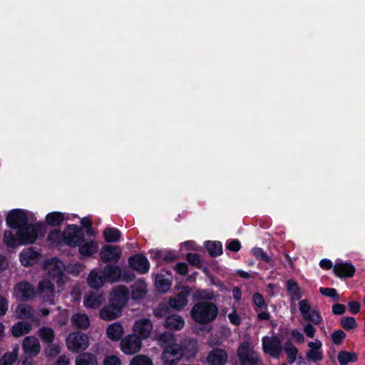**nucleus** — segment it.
Listing matches in <instances>:
<instances>
[{
	"label": "nucleus",
	"mask_w": 365,
	"mask_h": 365,
	"mask_svg": "<svg viewBox=\"0 0 365 365\" xmlns=\"http://www.w3.org/2000/svg\"><path fill=\"white\" fill-rule=\"evenodd\" d=\"M32 215V213L23 210H13L6 217V223L10 227L19 230L21 227L33 225V224H28Z\"/></svg>",
	"instance_id": "1a4fd4ad"
},
{
	"label": "nucleus",
	"mask_w": 365,
	"mask_h": 365,
	"mask_svg": "<svg viewBox=\"0 0 365 365\" xmlns=\"http://www.w3.org/2000/svg\"><path fill=\"white\" fill-rule=\"evenodd\" d=\"M190 293V290L188 287H182L181 292L178 295L170 298V307L176 310H180L184 308L187 304V297Z\"/></svg>",
	"instance_id": "aec40b11"
},
{
	"label": "nucleus",
	"mask_w": 365,
	"mask_h": 365,
	"mask_svg": "<svg viewBox=\"0 0 365 365\" xmlns=\"http://www.w3.org/2000/svg\"><path fill=\"white\" fill-rule=\"evenodd\" d=\"M22 348L25 354L24 359L29 361V359H32L40 353L41 347L37 338L29 336L24 339Z\"/></svg>",
	"instance_id": "dca6fc26"
},
{
	"label": "nucleus",
	"mask_w": 365,
	"mask_h": 365,
	"mask_svg": "<svg viewBox=\"0 0 365 365\" xmlns=\"http://www.w3.org/2000/svg\"><path fill=\"white\" fill-rule=\"evenodd\" d=\"M252 255L258 259L265 261L272 266H274L272 259L267 255L262 248L255 247L252 250Z\"/></svg>",
	"instance_id": "49530a36"
},
{
	"label": "nucleus",
	"mask_w": 365,
	"mask_h": 365,
	"mask_svg": "<svg viewBox=\"0 0 365 365\" xmlns=\"http://www.w3.org/2000/svg\"><path fill=\"white\" fill-rule=\"evenodd\" d=\"M39 253L32 247L24 250L19 255L21 264L24 267L36 264L39 259Z\"/></svg>",
	"instance_id": "b1692460"
},
{
	"label": "nucleus",
	"mask_w": 365,
	"mask_h": 365,
	"mask_svg": "<svg viewBox=\"0 0 365 365\" xmlns=\"http://www.w3.org/2000/svg\"><path fill=\"white\" fill-rule=\"evenodd\" d=\"M79 252L85 257L91 256L95 254L98 250V244L94 240H83V234L82 238L78 241V245Z\"/></svg>",
	"instance_id": "412c9836"
},
{
	"label": "nucleus",
	"mask_w": 365,
	"mask_h": 365,
	"mask_svg": "<svg viewBox=\"0 0 365 365\" xmlns=\"http://www.w3.org/2000/svg\"><path fill=\"white\" fill-rule=\"evenodd\" d=\"M158 344L163 347L161 359L164 365H175L184 356L182 346L176 344L174 335L165 333L158 339Z\"/></svg>",
	"instance_id": "20e7f679"
},
{
	"label": "nucleus",
	"mask_w": 365,
	"mask_h": 365,
	"mask_svg": "<svg viewBox=\"0 0 365 365\" xmlns=\"http://www.w3.org/2000/svg\"><path fill=\"white\" fill-rule=\"evenodd\" d=\"M37 294L44 302L53 304L54 287L47 279H43L39 282L36 292L33 286L27 282H21L14 287V297L19 301H28L34 298Z\"/></svg>",
	"instance_id": "f03ea898"
},
{
	"label": "nucleus",
	"mask_w": 365,
	"mask_h": 365,
	"mask_svg": "<svg viewBox=\"0 0 365 365\" xmlns=\"http://www.w3.org/2000/svg\"><path fill=\"white\" fill-rule=\"evenodd\" d=\"M341 325L346 330L354 329L356 327V322L352 317H342L340 321Z\"/></svg>",
	"instance_id": "de8ad7c7"
},
{
	"label": "nucleus",
	"mask_w": 365,
	"mask_h": 365,
	"mask_svg": "<svg viewBox=\"0 0 365 365\" xmlns=\"http://www.w3.org/2000/svg\"><path fill=\"white\" fill-rule=\"evenodd\" d=\"M287 290L292 300H299L302 297L301 289L293 279H289L287 282Z\"/></svg>",
	"instance_id": "72a5a7b5"
},
{
	"label": "nucleus",
	"mask_w": 365,
	"mask_h": 365,
	"mask_svg": "<svg viewBox=\"0 0 365 365\" xmlns=\"http://www.w3.org/2000/svg\"><path fill=\"white\" fill-rule=\"evenodd\" d=\"M46 354L48 357H53L58 355L61 352V347L58 344H50L46 349Z\"/></svg>",
	"instance_id": "8fccbe9b"
},
{
	"label": "nucleus",
	"mask_w": 365,
	"mask_h": 365,
	"mask_svg": "<svg viewBox=\"0 0 365 365\" xmlns=\"http://www.w3.org/2000/svg\"><path fill=\"white\" fill-rule=\"evenodd\" d=\"M337 358L341 365H347L349 362L355 361L357 359V356L354 352L340 351Z\"/></svg>",
	"instance_id": "37998d69"
},
{
	"label": "nucleus",
	"mask_w": 365,
	"mask_h": 365,
	"mask_svg": "<svg viewBox=\"0 0 365 365\" xmlns=\"http://www.w3.org/2000/svg\"><path fill=\"white\" fill-rule=\"evenodd\" d=\"M147 285L143 281L136 282L131 287V296L133 299H139L145 295Z\"/></svg>",
	"instance_id": "473e14b6"
},
{
	"label": "nucleus",
	"mask_w": 365,
	"mask_h": 365,
	"mask_svg": "<svg viewBox=\"0 0 365 365\" xmlns=\"http://www.w3.org/2000/svg\"><path fill=\"white\" fill-rule=\"evenodd\" d=\"M253 302L258 309H264L267 307L263 297L259 293L253 295Z\"/></svg>",
	"instance_id": "603ef678"
},
{
	"label": "nucleus",
	"mask_w": 365,
	"mask_h": 365,
	"mask_svg": "<svg viewBox=\"0 0 365 365\" xmlns=\"http://www.w3.org/2000/svg\"><path fill=\"white\" fill-rule=\"evenodd\" d=\"M153 330V324L148 317H138L135 319L132 325V333L143 340L149 339Z\"/></svg>",
	"instance_id": "9b49d317"
},
{
	"label": "nucleus",
	"mask_w": 365,
	"mask_h": 365,
	"mask_svg": "<svg viewBox=\"0 0 365 365\" xmlns=\"http://www.w3.org/2000/svg\"><path fill=\"white\" fill-rule=\"evenodd\" d=\"M123 253L122 248L116 245H105L100 251L101 260L104 262H117Z\"/></svg>",
	"instance_id": "f3484780"
},
{
	"label": "nucleus",
	"mask_w": 365,
	"mask_h": 365,
	"mask_svg": "<svg viewBox=\"0 0 365 365\" xmlns=\"http://www.w3.org/2000/svg\"><path fill=\"white\" fill-rule=\"evenodd\" d=\"M171 279L170 274L166 278L163 273L158 274L155 277V286L158 290L163 293L168 292L171 287Z\"/></svg>",
	"instance_id": "7c9ffc66"
},
{
	"label": "nucleus",
	"mask_w": 365,
	"mask_h": 365,
	"mask_svg": "<svg viewBox=\"0 0 365 365\" xmlns=\"http://www.w3.org/2000/svg\"><path fill=\"white\" fill-rule=\"evenodd\" d=\"M123 270L118 266L108 264L103 269H92L87 278L90 287L98 289L107 282L115 283L123 280Z\"/></svg>",
	"instance_id": "7ed1b4c3"
},
{
	"label": "nucleus",
	"mask_w": 365,
	"mask_h": 365,
	"mask_svg": "<svg viewBox=\"0 0 365 365\" xmlns=\"http://www.w3.org/2000/svg\"><path fill=\"white\" fill-rule=\"evenodd\" d=\"M130 292L127 287L118 285L114 287L108 295V302L118 306L122 310L129 300Z\"/></svg>",
	"instance_id": "4468645a"
},
{
	"label": "nucleus",
	"mask_w": 365,
	"mask_h": 365,
	"mask_svg": "<svg viewBox=\"0 0 365 365\" xmlns=\"http://www.w3.org/2000/svg\"><path fill=\"white\" fill-rule=\"evenodd\" d=\"M83 269V266L80 263L69 264L66 267V271L68 273L77 275Z\"/></svg>",
	"instance_id": "3c124183"
},
{
	"label": "nucleus",
	"mask_w": 365,
	"mask_h": 365,
	"mask_svg": "<svg viewBox=\"0 0 365 365\" xmlns=\"http://www.w3.org/2000/svg\"><path fill=\"white\" fill-rule=\"evenodd\" d=\"M82 238L81 229L74 225H68L63 232L53 230L48 234V240L53 246L67 245L71 247H76L78 241Z\"/></svg>",
	"instance_id": "39448f33"
},
{
	"label": "nucleus",
	"mask_w": 365,
	"mask_h": 365,
	"mask_svg": "<svg viewBox=\"0 0 365 365\" xmlns=\"http://www.w3.org/2000/svg\"><path fill=\"white\" fill-rule=\"evenodd\" d=\"M128 262L133 269L141 274L148 272L150 268V264L148 259L140 255H136L130 257Z\"/></svg>",
	"instance_id": "4be33fe9"
},
{
	"label": "nucleus",
	"mask_w": 365,
	"mask_h": 365,
	"mask_svg": "<svg viewBox=\"0 0 365 365\" xmlns=\"http://www.w3.org/2000/svg\"><path fill=\"white\" fill-rule=\"evenodd\" d=\"M9 267V262L7 259L4 257L0 255V272L6 269Z\"/></svg>",
	"instance_id": "774afa93"
},
{
	"label": "nucleus",
	"mask_w": 365,
	"mask_h": 365,
	"mask_svg": "<svg viewBox=\"0 0 365 365\" xmlns=\"http://www.w3.org/2000/svg\"><path fill=\"white\" fill-rule=\"evenodd\" d=\"M334 274L340 278L351 277L355 273L354 266L349 262H337L333 268Z\"/></svg>",
	"instance_id": "393cba45"
},
{
	"label": "nucleus",
	"mask_w": 365,
	"mask_h": 365,
	"mask_svg": "<svg viewBox=\"0 0 365 365\" xmlns=\"http://www.w3.org/2000/svg\"><path fill=\"white\" fill-rule=\"evenodd\" d=\"M103 365H122V363L118 356L110 354L106 356Z\"/></svg>",
	"instance_id": "09e8293b"
},
{
	"label": "nucleus",
	"mask_w": 365,
	"mask_h": 365,
	"mask_svg": "<svg viewBox=\"0 0 365 365\" xmlns=\"http://www.w3.org/2000/svg\"><path fill=\"white\" fill-rule=\"evenodd\" d=\"M319 292L321 294H322L324 296L332 297V298L336 297V300H339V297L337 296V292L335 289L321 287L319 289Z\"/></svg>",
	"instance_id": "5fc2aeb1"
},
{
	"label": "nucleus",
	"mask_w": 365,
	"mask_h": 365,
	"mask_svg": "<svg viewBox=\"0 0 365 365\" xmlns=\"http://www.w3.org/2000/svg\"><path fill=\"white\" fill-rule=\"evenodd\" d=\"M14 316L16 319H30L33 316V309L28 304H20L14 312Z\"/></svg>",
	"instance_id": "f704fd0d"
},
{
	"label": "nucleus",
	"mask_w": 365,
	"mask_h": 365,
	"mask_svg": "<svg viewBox=\"0 0 365 365\" xmlns=\"http://www.w3.org/2000/svg\"><path fill=\"white\" fill-rule=\"evenodd\" d=\"M65 220V215L60 212H52L46 216V223L51 226L56 227L61 225Z\"/></svg>",
	"instance_id": "c9c22d12"
},
{
	"label": "nucleus",
	"mask_w": 365,
	"mask_h": 365,
	"mask_svg": "<svg viewBox=\"0 0 365 365\" xmlns=\"http://www.w3.org/2000/svg\"><path fill=\"white\" fill-rule=\"evenodd\" d=\"M129 365H153V360L145 354H138L132 358Z\"/></svg>",
	"instance_id": "c03bdc74"
},
{
	"label": "nucleus",
	"mask_w": 365,
	"mask_h": 365,
	"mask_svg": "<svg viewBox=\"0 0 365 365\" xmlns=\"http://www.w3.org/2000/svg\"><path fill=\"white\" fill-rule=\"evenodd\" d=\"M19 346L15 344L11 351L6 352L0 359V365H13L19 356Z\"/></svg>",
	"instance_id": "2f4dec72"
},
{
	"label": "nucleus",
	"mask_w": 365,
	"mask_h": 365,
	"mask_svg": "<svg viewBox=\"0 0 365 365\" xmlns=\"http://www.w3.org/2000/svg\"><path fill=\"white\" fill-rule=\"evenodd\" d=\"M227 360V353L222 349L212 350L207 357V362L210 365H225Z\"/></svg>",
	"instance_id": "5701e85b"
},
{
	"label": "nucleus",
	"mask_w": 365,
	"mask_h": 365,
	"mask_svg": "<svg viewBox=\"0 0 365 365\" xmlns=\"http://www.w3.org/2000/svg\"><path fill=\"white\" fill-rule=\"evenodd\" d=\"M349 312L351 314H356L359 312L360 304L358 302L351 301L348 303Z\"/></svg>",
	"instance_id": "0e129e2a"
},
{
	"label": "nucleus",
	"mask_w": 365,
	"mask_h": 365,
	"mask_svg": "<svg viewBox=\"0 0 365 365\" xmlns=\"http://www.w3.org/2000/svg\"><path fill=\"white\" fill-rule=\"evenodd\" d=\"M218 312V308L215 304L209 302H202L193 306L190 315L196 323L207 324L216 319Z\"/></svg>",
	"instance_id": "423d86ee"
},
{
	"label": "nucleus",
	"mask_w": 365,
	"mask_h": 365,
	"mask_svg": "<svg viewBox=\"0 0 365 365\" xmlns=\"http://www.w3.org/2000/svg\"><path fill=\"white\" fill-rule=\"evenodd\" d=\"M9 303L6 298L0 296V316H4L8 311Z\"/></svg>",
	"instance_id": "bf43d9fd"
},
{
	"label": "nucleus",
	"mask_w": 365,
	"mask_h": 365,
	"mask_svg": "<svg viewBox=\"0 0 365 365\" xmlns=\"http://www.w3.org/2000/svg\"><path fill=\"white\" fill-rule=\"evenodd\" d=\"M299 309L303 319L306 321L312 322L315 324H319L322 322V316L315 309L312 308L308 300L303 299L300 301Z\"/></svg>",
	"instance_id": "2eb2a0df"
},
{
	"label": "nucleus",
	"mask_w": 365,
	"mask_h": 365,
	"mask_svg": "<svg viewBox=\"0 0 365 365\" xmlns=\"http://www.w3.org/2000/svg\"><path fill=\"white\" fill-rule=\"evenodd\" d=\"M222 313L224 314H227V318L230 322L234 326H240L242 323V318L240 314L238 313L236 307H232V310L228 312L227 308H223L222 309Z\"/></svg>",
	"instance_id": "4c0bfd02"
},
{
	"label": "nucleus",
	"mask_w": 365,
	"mask_h": 365,
	"mask_svg": "<svg viewBox=\"0 0 365 365\" xmlns=\"http://www.w3.org/2000/svg\"><path fill=\"white\" fill-rule=\"evenodd\" d=\"M291 335L297 343H303L304 341V335L297 329H293L291 331Z\"/></svg>",
	"instance_id": "680f3d73"
},
{
	"label": "nucleus",
	"mask_w": 365,
	"mask_h": 365,
	"mask_svg": "<svg viewBox=\"0 0 365 365\" xmlns=\"http://www.w3.org/2000/svg\"><path fill=\"white\" fill-rule=\"evenodd\" d=\"M184 355L188 358L194 357L198 351L197 341L195 339L186 341L184 344Z\"/></svg>",
	"instance_id": "58836bf2"
},
{
	"label": "nucleus",
	"mask_w": 365,
	"mask_h": 365,
	"mask_svg": "<svg viewBox=\"0 0 365 365\" xmlns=\"http://www.w3.org/2000/svg\"><path fill=\"white\" fill-rule=\"evenodd\" d=\"M76 365H97V359L95 355L85 352L76 357Z\"/></svg>",
	"instance_id": "e433bc0d"
},
{
	"label": "nucleus",
	"mask_w": 365,
	"mask_h": 365,
	"mask_svg": "<svg viewBox=\"0 0 365 365\" xmlns=\"http://www.w3.org/2000/svg\"><path fill=\"white\" fill-rule=\"evenodd\" d=\"M66 344L70 351L77 353L88 347L89 337L81 331H74L68 335L66 339Z\"/></svg>",
	"instance_id": "6e6552de"
},
{
	"label": "nucleus",
	"mask_w": 365,
	"mask_h": 365,
	"mask_svg": "<svg viewBox=\"0 0 365 365\" xmlns=\"http://www.w3.org/2000/svg\"><path fill=\"white\" fill-rule=\"evenodd\" d=\"M143 339L133 333L125 336L120 342V351L125 355H133L138 353L143 347Z\"/></svg>",
	"instance_id": "9d476101"
},
{
	"label": "nucleus",
	"mask_w": 365,
	"mask_h": 365,
	"mask_svg": "<svg viewBox=\"0 0 365 365\" xmlns=\"http://www.w3.org/2000/svg\"><path fill=\"white\" fill-rule=\"evenodd\" d=\"M346 307L341 304H334L332 306V312L334 314L341 315L345 312Z\"/></svg>",
	"instance_id": "e2e57ef3"
},
{
	"label": "nucleus",
	"mask_w": 365,
	"mask_h": 365,
	"mask_svg": "<svg viewBox=\"0 0 365 365\" xmlns=\"http://www.w3.org/2000/svg\"><path fill=\"white\" fill-rule=\"evenodd\" d=\"M107 337L112 341H118L123 339L125 334V329L123 324L120 322L110 324L106 330Z\"/></svg>",
	"instance_id": "a878e982"
},
{
	"label": "nucleus",
	"mask_w": 365,
	"mask_h": 365,
	"mask_svg": "<svg viewBox=\"0 0 365 365\" xmlns=\"http://www.w3.org/2000/svg\"><path fill=\"white\" fill-rule=\"evenodd\" d=\"M184 325V319L178 314L168 316L165 321V327L170 329L180 330Z\"/></svg>",
	"instance_id": "c756f323"
},
{
	"label": "nucleus",
	"mask_w": 365,
	"mask_h": 365,
	"mask_svg": "<svg viewBox=\"0 0 365 365\" xmlns=\"http://www.w3.org/2000/svg\"><path fill=\"white\" fill-rule=\"evenodd\" d=\"M226 247L233 252H237L241 248L240 242L237 240H232L227 242Z\"/></svg>",
	"instance_id": "6e6d98bb"
},
{
	"label": "nucleus",
	"mask_w": 365,
	"mask_h": 365,
	"mask_svg": "<svg viewBox=\"0 0 365 365\" xmlns=\"http://www.w3.org/2000/svg\"><path fill=\"white\" fill-rule=\"evenodd\" d=\"M346 334L341 330L335 331L331 334V339L334 344H340L342 340L345 338Z\"/></svg>",
	"instance_id": "864d4df0"
},
{
	"label": "nucleus",
	"mask_w": 365,
	"mask_h": 365,
	"mask_svg": "<svg viewBox=\"0 0 365 365\" xmlns=\"http://www.w3.org/2000/svg\"><path fill=\"white\" fill-rule=\"evenodd\" d=\"M46 233V226L42 222L35 223L17 230H7L4 235V243L9 247L34 243L37 239L43 237Z\"/></svg>",
	"instance_id": "f257e3e1"
},
{
	"label": "nucleus",
	"mask_w": 365,
	"mask_h": 365,
	"mask_svg": "<svg viewBox=\"0 0 365 365\" xmlns=\"http://www.w3.org/2000/svg\"><path fill=\"white\" fill-rule=\"evenodd\" d=\"M69 359L66 356L62 355L58 358L53 365H69Z\"/></svg>",
	"instance_id": "69168bd1"
},
{
	"label": "nucleus",
	"mask_w": 365,
	"mask_h": 365,
	"mask_svg": "<svg viewBox=\"0 0 365 365\" xmlns=\"http://www.w3.org/2000/svg\"><path fill=\"white\" fill-rule=\"evenodd\" d=\"M303 331L307 337L313 338L316 334V329L309 323L304 327Z\"/></svg>",
	"instance_id": "4d7b16f0"
},
{
	"label": "nucleus",
	"mask_w": 365,
	"mask_h": 365,
	"mask_svg": "<svg viewBox=\"0 0 365 365\" xmlns=\"http://www.w3.org/2000/svg\"><path fill=\"white\" fill-rule=\"evenodd\" d=\"M284 350L287 354L288 362L293 364L295 361L298 354V349L297 347L291 341H287L284 344Z\"/></svg>",
	"instance_id": "ea45409f"
},
{
	"label": "nucleus",
	"mask_w": 365,
	"mask_h": 365,
	"mask_svg": "<svg viewBox=\"0 0 365 365\" xmlns=\"http://www.w3.org/2000/svg\"><path fill=\"white\" fill-rule=\"evenodd\" d=\"M262 350L265 354L275 359L280 358L283 347L279 338L277 336H264L262 339Z\"/></svg>",
	"instance_id": "ddd939ff"
},
{
	"label": "nucleus",
	"mask_w": 365,
	"mask_h": 365,
	"mask_svg": "<svg viewBox=\"0 0 365 365\" xmlns=\"http://www.w3.org/2000/svg\"><path fill=\"white\" fill-rule=\"evenodd\" d=\"M71 324L76 328L86 329L90 326V319L84 313H76L71 317Z\"/></svg>",
	"instance_id": "c85d7f7f"
},
{
	"label": "nucleus",
	"mask_w": 365,
	"mask_h": 365,
	"mask_svg": "<svg viewBox=\"0 0 365 365\" xmlns=\"http://www.w3.org/2000/svg\"><path fill=\"white\" fill-rule=\"evenodd\" d=\"M38 335L43 342L51 343L55 338V333L52 328L43 327L38 330Z\"/></svg>",
	"instance_id": "79ce46f5"
},
{
	"label": "nucleus",
	"mask_w": 365,
	"mask_h": 365,
	"mask_svg": "<svg viewBox=\"0 0 365 365\" xmlns=\"http://www.w3.org/2000/svg\"><path fill=\"white\" fill-rule=\"evenodd\" d=\"M123 310L119 307L108 302V304L103 307L99 311V317L104 321H113L119 318Z\"/></svg>",
	"instance_id": "a211bd4d"
},
{
	"label": "nucleus",
	"mask_w": 365,
	"mask_h": 365,
	"mask_svg": "<svg viewBox=\"0 0 365 365\" xmlns=\"http://www.w3.org/2000/svg\"><path fill=\"white\" fill-rule=\"evenodd\" d=\"M175 270L180 274L185 275L188 272V267L185 263H178L175 265Z\"/></svg>",
	"instance_id": "052dcab7"
},
{
	"label": "nucleus",
	"mask_w": 365,
	"mask_h": 365,
	"mask_svg": "<svg viewBox=\"0 0 365 365\" xmlns=\"http://www.w3.org/2000/svg\"><path fill=\"white\" fill-rule=\"evenodd\" d=\"M307 346L309 347V350L307 353L308 359L314 362H317L323 359L322 342L319 339H314L309 342Z\"/></svg>",
	"instance_id": "6ab92c4d"
},
{
	"label": "nucleus",
	"mask_w": 365,
	"mask_h": 365,
	"mask_svg": "<svg viewBox=\"0 0 365 365\" xmlns=\"http://www.w3.org/2000/svg\"><path fill=\"white\" fill-rule=\"evenodd\" d=\"M186 259L189 263L195 266L199 265L200 262L199 255L195 253H188L187 255Z\"/></svg>",
	"instance_id": "13d9d810"
},
{
	"label": "nucleus",
	"mask_w": 365,
	"mask_h": 365,
	"mask_svg": "<svg viewBox=\"0 0 365 365\" xmlns=\"http://www.w3.org/2000/svg\"><path fill=\"white\" fill-rule=\"evenodd\" d=\"M105 240L108 242H118L120 238V231L113 227H107L103 231Z\"/></svg>",
	"instance_id": "a19ab883"
},
{
	"label": "nucleus",
	"mask_w": 365,
	"mask_h": 365,
	"mask_svg": "<svg viewBox=\"0 0 365 365\" xmlns=\"http://www.w3.org/2000/svg\"><path fill=\"white\" fill-rule=\"evenodd\" d=\"M104 301L105 297L103 294L92 293L84 297L83 305L87 309H97Z\"/></svg>",
	"instance_id": "bb28decb"
},
{
	"label": "nucleus",
	"mask_w": 365,
	"mask_h": 365,
	"mask_svg": "<svg viewBox=\"0 0 365 365\" xmlns=\"http://www.w3.org/2000/svg\"><path fill=\"white\" fill-rule=\"evenodd\" d=\"M31 330V325L30 323L24 321H21L15 323L11 328V333L13 336L18 338L24 334L29 333Z\"/></svg>",
	"instance_id": "cd10ccee"
},
{
	"label": "nucleus",
	"mask_w": 365,
	"mask_h": 365,
	"mask_svg": "<svg viewBox=\"0 0 365 365\" xmlns=\"http://www.w3.org/2000/svg\"><path fill=\"white\" fill-rule=\"evenodd\" d=\"M237 356L241 365H262L257 354L250 348L247 341L240 344L237 349Z\"/></svg>",
	"instance_id": "f8f14e48"
},
{
	"label": "nucleus",
	"mask_w": 365,
	"mask_h": 365,
	"mask_svg": "<svg viewBox=\"0 0 365 365\" xmlns=\"http://www.w3.org/2000/svg\"><path fill=\"white\" fill-rule=\"evenodd\" d=\"M319 265L322 269H329L332 267V262L327 259H323L320 261Z\"/></svg>",
	"instance_id": "338daca9"
},
{
	"label": "nucleus",
	"mask_w": 365,
	"mask_h": 365,
	"mask_svg": "<svg viewBox=\"0 0 365 365\" xmlns=\"http://www.w3.org/2000/svg\"><path fill=\"white\" fill-rule=\"evenodd\" d=\"M205 247L212 256H217L222 253V246L220 242H207Z\"/></svg>",
	"instance_id": "a18cd8bd"
},
{
	"label": "nucleus",
	"mask_w": 365,
	"mask_h": 365,
	"mask_svg": "<svg viewBox=\"0 0 365 365\" xmlns=\"http://www.w3.org/2000/svg\"><path fill=\"white\" fill-rule=\"evenodd\" d=\"M43 270L48 277L56 279L59 287H63L68 282V277L65 274L66 266L56 258L46 260L44 262Z\"/></svg>",
	"instance_id": "0eeeda50"
}]
</instances>
